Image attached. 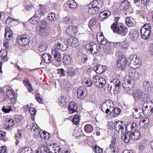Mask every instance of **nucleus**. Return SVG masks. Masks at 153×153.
I'll return each mask as SVG.
<instances>
[{
  "mask_svg": "<svg viewBox=\"0 0 153 153\" xmlns=\"http://www.w3.org/2000/svg\"><path fill=\"white\" fill-rule=\"evenodd\" d=\"M131 136L130 132L128 131L122 135V139L125 143H128L130 142L131 139Z\"/></svg>",
  "mask_w": 153,
  "mask_h": 153,
  "instance_id": "c85d7f7f",
  "label": "nucleus"
},
{
  "mask_svg": "<svg viewBox=\"0 0 153 153\" xmlns=\"http://www.w3.org/2000/svg\"><path fill=\"white\" fill-rule=\"evenodd\" d=\"M126 24L128 27H131L135 23V20H126Z\"/></svg>",
  "mask_w": 153,
  "mask_h": 153,
  "instance_id": "3c124183",
  "label": "nucleus"
},
{
  "mask_svg": "<svg viewBox=\"0 0 153 153\" xmlns=\"http://www.w3.org/2000/svg\"><path fill=\"white\" fill-rule=\"evenodd\" d=\"M121 84L119 80L117 78L114 79L108 84V88H110V91H117L121 87Z\"/></svg>",
  "mask_w": 153,
  "mask_h": 153,
  "instance_id": "0eeeda50",
  "label": "nucleus"
},
{
  "mask_svg": "<svg viewBox=\"0 0 153 153\" xmlns=\"http://www.w3.org/2000/svg\"><path fill=\"white\" fill-rule=\"evenodd\" d=\"M114 126L115 129L117 132L122 134L124 130V128L121 122L116 121L114 123Z\"/></svg>",
  "mask_w": 153,
  "mask_h": 153,
  "instance_id": "b1692460",
  "label": "nucleus"
},
{
  "mask_svg": "<svg viewBox=\"0 0 153 153\" xmlns=\"http://www.w3.org/2000/svg\"><path fill=\"white\" fill-rule=\"evenodd\" d=\"M85 131L87 133H90L92 132L93 130V126L90 124L86 125L84 127Z\"/></svg>",
  "mask_w": 153,
  "mask_h": 153,
  "instance_id": "37998d69",
  "label": "nucleus"
},
{
  "mask_svg": "<svg viewBox=\"0 0 153 153\" xmlns=\"http://www.w3.org/2000/svg\"><path fill=\"white\" fill-rule=\"evenodd\" d=\"M88 51L93 55L98 53L101 49V46L98 44L90 42L88 44Z\"/></svg>",
  "mask_w": 153,
  "mask_h": 153,
  "instance_id": "39448f33",
  "label": "nucleus"
},
{
  "mask_svg": "<svg viewBox=\"0 0 153 153\" xmlns=\"http://www.w3.org/2000/svg\"><path fill=\"white\" fill-rule=\"evenodd\" d=\"M137 56L135 55H131L128 58V60L129 62V66L131 68H134V61L136 60Z\"/></svg>",
  "mask_w": 153,
  "mask_h": 153,
  "instance_id": "72a5a7b5",
  "label": "nucleus"
},
{
  "mask_svg": "<svg viewBox=\"0 0 153 153\" xmlns=\"http://www.w3.org/2000/svg\"><path fill=\"white\" fill-rule=\"evenodd\" d=\"M97 39L98 43L102 45H105L107 44V40L105 38L102 33H98L97 36Z\"/></svg>",
  "mask_w": 153,
  "mask_h": 153,
  "instance_id": "a211bd4d",
  "label": "nucleus"
},
{
  "mask_svg": "<svg viewBox=\"0 0 153 153\" xmlns=\"http://www.w3.org/2000/svg\"><path fill=\"white\" fill-rule=\"evenodd\" d=\"M112 111H110V114L114 117H117L118 116L121 112V110L118 108L115 107L114 108L113 107V108L111 110Z\"/></svg>",
  "mask_w": 153,
  "mask_h": 153,
  "instance_id": "7c9ffc66",
  "label": "nucleus"
},
{
  "mask_svg": "<svg viewBox=\"0 0 153 153\" xmlns=\"http://www.w3.org/2000/svg\"><path fill=\"white\" fill-rule=\"evenodd\" d=\"M6 137V133L5 132L0 131V139L3 140H5Z\"/></svg>",
  "mask_w": 153,
  "mask_h": 153,
  "instance_id": "bf43d9fd",
  "label": "nucleus"
},
{
  "mask_svg": "<svg viewBox=\"0 0 153 153\" xmlns=\"http://www.w3.org/2000/svg\"><path fill=\"white\" fill-rule=\"evenodd\" d=\"M127 62V58L125 55L119 56L117 60V67L120 70H123L126 67Z\"/></svg>",
  "mask_w": 153,
  "mask_h": 153,
  "instance_id": "1a4fd4ad",
  "label": "nucleus"
},
{
  "mask_svg": "<svg viewBox=\"0 0 153 153\" xmlns=\"http://www.w3.org/2000/svg\"><path fill=\"white\" fill-rule=\"evenodd\" d=\"M116 138L115 137L113 138V141H111V144L110 145V148L112 149L114 147H115V144L116 142Z\"/></svg>",
  "mask_w": 153,
  "mask_h": 153,
  "instance_id": "69168bd1",
  "label": "nucleus"
},
{
  "mask_svg": "<svg viewBox=\"0 0 153 153\" xmlns=\"http://www.w3.org/2000/svg\"><path fill=\"white\" fill-rule=\"evenodd\" d=\"M7 124L8 125V127L10 128L15 124V121L12 119L8 118L7 119Z\"/></svg>",
  "mask_w": 153,
  "mask_h": 153,
  "instance_id": "8fccbe9b",
  "label": "nucleus"
},
{
  "mask_svg": "<svg viewBox=\"0 0 153 153\" xmlns=\"http://www.w3.org/2000/svg\"><path fill=\"white\" fill-rule=\"evenodd\" d=\"M7 51L5 49L0 51V60L5 62L7 60Z\"/></svg>",
  "mask_w": 153,
  "mask_h": 153,
  "instance_id": "bb28decb",
  "label": "nucleus"
},
{
  "mask_svg": "<svg viewBox=\"0 0 153 153\" xmlns=\"http://www.w3.org/2000/svg\"><path fill=\"white\" fill-rule=\"evenodd\" d=\"M72 60V58L70 55L67 54L64 55L63 57V63L64 65L69 64Z\"/></svg>",
  "mask_w": 153,
  "mask_h": 153,
  "instance_id": "a878e982",
  "label": "nucleus"
},
{
  "mask_svg": "<svg viewBox=\"0 0 153 153\" xmlns=\"http://www.w3.org/2000/svg\"><path fill=\"white\" fill-rule=\"evenodd\" d=\"M126 76L128 78V79L131 80L133 81L138 80L140 77L138 72L131 68L127 70Z\"/></svg>",
  "mask_w": 153,
  "mask_h": 153,
  "instance_id": "423d86ee",
  "label": "nucleus"
},
{
  "mask_svg": "<svg viewBox=\"0 0 153 153\" xmlns=\"http://www.w3.org/2000/svg\"><path fill=\"white\" fill-rule=\"evenodd\" d=\"M86 95V90L83 87L79 88L77 91V96L79 99H83Z\"/></svg>",
  "mask_w": 153,
  "mask_h": 153,
  "instance_id": "dca6fc26",
  "label": "nucleus"
},
{
  "mask_svg": "<svg viewBox=\"0 0 153 153\" xmlns=\"http://www.w3.org/2000/svg\"><path fill=\"white\" fill-rule=\"evenodd\" d=\"M121 46V48L123 50H126L128 48L129 45L127 43H123V44Z\"/></svg>",
  "mask_w": 153,
  "mask_h": 153,
  "instance_id": "338daca9",
  "label": "nucleus"
},
{
  "mask_svg": "<svg viewBox=\"0 0 153 153\" xmlns=\"http://www.w3.org/2000/svg\"><path fill=\"white\" fill-rule=\"evenodd\" d=\"M96 20H90L89 22V27L95 25L96 22Z\"/></svg>",
  "mask_w": 153,
  "mask_h": 153,
  "instance_id": "774afa93",
  "label": "nucleus"
},
{
  "mask_svg": "<svg viewBox=\"0 0 153 153\" xmlns=\"http://www.w3.org/2000/svg\"><path fill=\"white\" fill-rule=\"evenodd\" d=\"M100 76L96 75L93 76L91 78V79L92 80L93 83H94L95 85H97V81L98 80L100 79Z\"/></svg>",
  "mask_w": 153,
  "mask_h": 153,
  "instance_id": "6e6d98bb",
  "label": "nucleus"
},
{
  "mask_svg": "<svg viewBox=\"0 0 153 153\" xmlns=\"http://www.w3.org/2000/svg\"><path fill=\"white\" fill-rule=\"evenodd\" d=\"M52 53L53 54L54 59L58 62H61L62 60V55L58 52L54 48H53Z\"/></svg>",
  "mask_w": 153,
  "mask_h": 153,
  "instance_id": "5701e85b",
  "label": "nucleus"
},
{
  "mask_svg": "<svg viewBox=\"0 0 153 153\" xmlns=\"http://www.w3.org/2000/svg\"><path fill=\"white\" fill-rule=\"evenodd\" d=\"M143 111L147 115H151L153 113V103L151 101L145 102L143 105Z\"/></svg>",
  "mask_w": 153,
  "mask_h": 153,
  "instance_id": "20e7f679",
  "label": "nucleus"
},
{
  "mask_svg": "<svg viewBox=\"0 0 153 153\" xmlns=\"http://www.w3.org/2000/svg\"><path fill=\"white\" fill-rule=\"evenodd\" d=\"M95 152L96 153H102L103 150L102 149L97 146H95L94 147Z\"/></svg>",
  "mask_w": 153,
  "mask_h": 153,
  "instance_id": "4d7b16f0",
  "label": "nucleus"
},
{
  "mask_svg": "<svg viewBox=\"0 0 153 153\" xmlns=\"http://www.w3.org/2000/svg\"><path fill=\"white\" fill-rule=\"evenodd\" d=\"M129 36L131 39L134 40L137 39L139 36L138 31L135 29L131 30L129 34Z\"/></svg>",
  "mask_w": 153,
  "mask_h": 153,
  "instance_id": "2f4dec72",
  "label": "nucleus"
},
{
  "mask_svg": "<svg viewBox=\"0 0 153 153\" xmlns=\"http://www.w3.org/2000/svg\"><path fill=\"white\" fill-rule=\"evenodd\" d=\"M7 94L8 97L11 100L15 98L14 92L10 90H8L7 91Z\"/></svg>",
  "mask_w": 153,
  "mask_h": 153,
  "instance_id": "49530a36",
  "label": "nucleus"
},
{
  "mask_svg": "<svg viewBox=\"0 0 153 153\" xmlns=\"http://www.w3.org/2000/svg\"><path fill=\"white\" fill-rule=\"evenodd\" d=\"M46 23L44 21H41L39 25L37 26V30L39 31L40 35L43 36L45 34V31L46 26Z\"/></svg>",
  "mask_w": 153,
  "mask_h": 153,
  "instance_id": "2eb2a0df",
  "label": "nucleus"
},
{
  "mask_svg": "<svg viewBox=\"0 0 153 153\" xmlns=\"http://www.w3.org/2000/svg\"><path fill=\"white\" fill-rule=\"evenodd\" d=\"M94 69L97 74H100L102 73L106 70V67L105 66L98 65L94 67Z\"/></svg>",
  "mask_w": 153,
  "mask_h": 153,
  "instance_id": "4be33fe9",
  "label": "nucleus"
},
{
  "mask_svg": "<svg viewBox=\"0 0 153 153\" xmlns=\"http://www.w3.org/2000/svg\"><path fill=\"white\" fill-rule=\"evenodd\" d=\"M85 84L86 85V86L90 87L93 84V82L92 81L91 79H87L85 80Z\"/></svg>",
  "mask_w": 153,
  "mask_h": 153,
  "instance_id": "13d9d810",
  "label": "nucleus"
},
{
  "mask_svg": "<svg viewBox=\"0 0 153 153\" xmlns=\"http://www.w3.org/2000/svg\"><path fill=\"white\" fill-rule=\"evenodd\" d=\"M145 144V141L144 140H142L139 143V147L140 150H142L144 149Z\"/></svg>",
  "mask_w": 153,
  "mask_h": 153,
  "instance_id": "680f3d73",
  "label": "nucleus"
},
{
  "mask_svg": "<svg viewBox=\"0 0 153 153\" xmlns=\"http://www.w3.org/2000/svg\"><path fill=\"white\" fill-rule=\"evenodd\" d=\"M77 106L74 101H71L68 104V110L70 114H73L77 111Z\"/></svg>",
  "mask_w": 153,
  "mask_h": 153,
  "instance_id": "f3484780",
  "label": "nucleus"
},
{
  "mask_svg": "<svg viewBox=\"0 0 153 153\" xmlns=\"http://www.w3.org/2000/svg\"><path fill=\"white\" fill-rule=\"evenodd\" d=\"M36 99L37 101L39 103H42L43 102L42 96L39 93H38L36 94Z\"/></svg>",
  "mask_w": 153,
  "mask_h": 153,
  "instance_id": "5fc2aeb1",
  "label": "nucleus"
},
{
  "mask_svg": "<svg viewBox=\"0 0 153 153\" xmlns=\"http://www.w3.org/2000/svg\"><path fill=\"white\" fill-rule=\"evenodd\" d=\"M0 153H7V151L4 146L0 147Z\"/></svg>",
  "mask_w": 153,
  "mask_h": 153,
  "instance_id": "e2e57ef3",
  "label": "nucleus"
},
{
  "mask_svg": "<svg viewBox=\"0 0 153 153\" xmlns=\"http://www.w3.org/2000/svg\"><path fill=\"white\" fill-rule=\"evenodd\" d=\"M67 101L65 97L61 96L58 99V103L62 107H65L66 106Z\"/></svg>",
  "mask_w": 153,
  "mask_h": 153,
  "instance_id": "cd10ccee",
  "label": "nucleus"
},
{
  "mask_svg": "<svg viewBox=\"0 0 153 153\" xmlns=\"http://www.w3.org/2000/svg\"><path fill=\"white\" fill-rule=\"evenodd\" d=\"M48 148L47 146H43L36 151V153H47Z\"/></svg>",
  "mask_w": 153,
  "mask_h": 153,
  "instance_id": "a18cd8bd",
  "label": "nucleus"
},
{
  "mask_svg": "<svg viewBox=\"0 0 153 153\" xmlns=\"http://www.w3.org/2000/svg\"><path fill=\"white\" fill-rule=\"evenodd\" d=\"M103 5L101 0H95L91 2L89 5L88 13L91 15L98 13Z\"/></svg>",
  "mask_w": 153,
  "mask_h": 153,
  "instance_id": "f257e3e1",
  "label": "nucleus"
},
{
  "mask_svg": "<svg viewBox=\"0 0 153 153\" xmlns=\"http://www.w3.org/2000/svg\"><path fill=\"white\" fill-rule=\"evenodd\" d=\"M47 132L42 130H40L38 132V134L39 135H40V137L42 139H44L45 140H47Z\"/></svg>",
  "mask_w": 153,
  "mask_h": 153,
  "instance_id": "ea45409f",
  "label": "nucleus"
},
{
  "mask_svg": "<svg viewBox=\"0 0 153 153\" xmlns=\"http://www.w3.org/2000/svg\"><path fill=\"white\" fill-rule=\"evenodd\" d=\"M17 43L21 46H26L30 42L29 37L27 35L22 36L17 39Z\"/></svg>",
  "mask_w": 153,
  "mask_h": 153,
  "instance_id": "f8f14e48",
  "label": "nucleus"
},
{
  "mask_svg": "<svg viewBox=\"0 0 153 153\" xmlns=\"http://www.w3.org/2000/svg\"><path fill=\"white\" fill-rule=\"evenodd\" d=\"M2 111L6 113L10 112L12 111V109L11 106H4L2 108Z\"/></svg>",
  "mask_w": 153,
  "mask_h": 153,
  "instance_id": "de8ad7c7",
  "label": "nucleus"
},
{
  "mask_svg": "<svg viewBox=\"0 0 153 153\" xmlns=\"http://www.w3.org/2000/svg\"><path fill=\"white\" fill-rule=\"evenodd\" d=\"M67 3L68 7L71 8L75 9L77 7L76 3L73 0H69Z\"/></svg>",
  "mask_w": 153,
  "mask_h": 153,
  "instance_id": "79ce46f5",
  "label": "nucleus"
},
{
  "mask_svg": "<svg viewBox=\"0 0 153 153\" xmlns=\"http://www.w3.org/2000/svg\"><path fill=\"white\" fill-rule=\"evenodd\" d=\"M151 26L149 24H146L144 25L140 29L141 36L144 39H148L150 36Z\"/></svg>",
  "mask_w": 153,
  "mask_h": 153,
  "instance_id": "7ed1b4c3",
  "label": "nucleus"
},
{
  "mask_svg": "<svg viewBox=\"0 0 153 153\" xmlns=\"http://www.w3.org/2000/svg\"><path fill=\"white\" fill-rule=\"evenodd\" d=\"M131 139L134 140H137L140 137V134L138 130H135L134 131L130 132Z\"/></svg>",
  "mask_w": 153,
  "mask_h": 153,
  "instance_id": "412c9836",
  "label": "nucleus"
},
{
  "mask_svg": "<svg viewBox=\"0 0 153 153\" xmlns=\"http://www.w3.org/2000/svg\"><path fill=\"white\" fill-rule=\"evenodd\" d=\"M99 83H97L96 86L100 88L103 87L105 84V79L102 77H100Z\"/></svg>",
  "mask_w": 153,
  "mask_h": 153,
  "instance_id": "e433bc0d",
  "label": "nucleus"
},
{
  "mask_svg": "<svg viewBox=\"0 0 153 153\" xmlns=\"http://www.w3.org/2000/svg\"><path fill=\"white\" fill-rule=\"evenodd\" d=\"M30 126L31 127V131L34 133L37 132L39 129V128L35 123H32L30 125Z\"/></svg>",
  "mask_w": 153,
  "mask_h": 153,
  "instance_id": "4c0bfd02",
  "label": "nucleus"
},
{
  "mask_svg": "<svg viewBox=\"0 0 153 153\" xmlns=\"http://www.w3.org/2000/svg\"><path fill=\"white\" fill-rule=\"evenodd\" d=\"M111 13L108 11H104L101 12L100 13L99 18L100 19H107L110 15Z\"/></svg>",
  "mask_w": 153,
  "mask_h": 153,
  "instance_id": "f704fd0d",
  "label": "nucleus"
},
{
  "mask_svg": "<svg viewBox=\"0 0 153 153\" xmlns=\"http://www.w3.org/2000/svg\"><path fill=\"white\" fill-rule=\"evenodd\" d=\"M61 148L59 145L54 143L48 144V153H59Z\"/></svg>",
  "mask_w": 153,
  "mask_h": 153,
  "instance_id": "ddd939ff",
  "label": "nucleus"
},
{
  "mask_svg": "<svg viewBox=\"0 0 153 153\" xmlns=\"http://www.w3.org/2000/svg\"><path fill=\"white\" fill-rule=\"evenodd\" d=\"M80 118L78 114L74 116L72 120L73 123L75 125H77L79 123Z\"/></svg>",
  "mask_w": 153,
  "mask_h": 153,
  "instance_id": "c03bdc74",
  "label": "nucleus"
},
{
  "mask_svg": "<svg viewBox=\"0 0 153 153\" xmlns=\"http://www.w3.org/2000/svg\"><path fill=\"white\" fill-rule=\"evenodd\" d=\"M137 126V123H136L132 122L130 123L127 124L126 127V130L128 131V132L132 131V130L135 129Z\"/></svg>",
  "mask_w": 153,
  "mask_h": 153,
  "instance_id": "473e14b6",
  "label": "nucleus"
},
{
  "mask_svg": "<svg viewBox=\"0 0 153 153\" xmlns=\"http://www.w3.org/2000/svg\"><path fill=\"white\" fill-rule=\"evenodd\" d=\"M70 82L68 81L64 80L61 84V85L63 88L66 89L69 88L70 86Z\"/></svg>",
  "mask_w": 153,
  "mask_h": 153,
  "instance_id": "603ef678",
  "label": "nucleus"
},
{
  "mask_svg": "<svg viewBox=\"0 0 153 153\" xmlns=\"http://www.w3.org/2000/svg\"><path fill=\"white\" fill-rule=\"evenodd\" d=\"M112 104V101L109 100H107L102 104L101 107L102 111L104 112H105L106 114H108L113 108V106H111Z\"/></svg>",
  "mask_w": 153,
  "mask_h": 153,
  "instance_id": "9b49d317",
  "label": "nucleus"
},
{
  "mask_svg": "<svg viewBox=\"0 0 153 153\" xmlns=\"http://www.w3.org/2000/svg\"><path fill=\"white\" fill-rule=\"evenodd\" d=\"M4 37L7 40H9L11 39L13 36L12 31L9 28H5Z\"/></svg>",
  "mask_w": 153,
  "mask_h": 153,
  "instance_id": "c756f323",
  "label": "nucleus"
},
{
  "mask_svg": "<svg viewBox=\"0 0 153 153\" xmlns=\"http://www.w3.org/2000/svg\"><path fill=\"white\" fill-rule=\"evenodd\" d=\"M39 9L38 12L40 15L44 16L47 13L45 9L44 6L42 5L41 4H39Z\"/></svg>",
  "mask_w": 153,
  "mask_h": 153,
  "instance_id": "c9c22d12",
  "label": "nucleus"
},
{
  "mask_svg": "<svg viewBox=\"0 0 153 153\" xmlns=\"http://www.w3.org/2000/svg\"><path fill=\"white\" fill-rule=\"evenodd\" d=\"M123 88L126 94H131V91L132 90L134 86V82L131 80H127L124 81L123 84Z\"/></svg>",
  "mask_w": 153,
  "mask_h": 153,
  "instance_id": "6e6552de",
  "label": "nucleus"
},
{
  "mask_svg": "<svg viewBox=\"0 0 153 153\" xmlns=\"http://www.w3.org/2000/svg\"><path fill=\"white\" fill-rule=\"evenodd\" d=\"M77 70L72 68H69L67 70V72L69 76L74 77L76 74Z\"/></svg>",
  "mask_w": 153,
  "mask_h": 153,
  "instance_id": "a19ab883",
  "label": "nucleus"
},
{
  "mask_svg": "<svg viewBox=\"0 0 153 153\" xmlns=\"http://www.w3.org/2000/svg\"><path fill=\"white\" fill-rule=\"evenodd\" d=\"M88 60V58L87 55L84 53L82 54L81 55V61L84 63H86Z\"/></svg>",
  "mask_w": 153,
  "mask_h": 153,
  "instance_id": "864d4df0",
  "label": "nucleus"
},
{
  "mask_svg": "<svg viewBox=\"0 0 153 153\" xmlns=\"http://www.w3.org/2000/svg\"><path fill=\"white\" fill-rule=\"evenodd\" d=\"M58 73H60L62 76H64L65 75V71L63 68L59 69L57 70Z\"/></svg>",
  "mask_w": 153,
  "mask_h": 153,
  "instance_id": "0e129e2a",
  "label": "nucleus"
},
{
  "mask_svg": "<svg viewBox=\"0 0 153 153\" xmlns=\"http://www.w3.org/2000/svg\"><path fill=\"white\" fill-rule=\"evenodd\" d=\"M133 96L136 101L141 100L143 101L144 100V97L143 93L139 90H136L134 91Z\"/></svg>",
  "mask_w": 153,
  "mask_h": 153,
  "instance_id": "4468645a",
  "label": "nucleus"
},
{
  "mask_svg": "<svg viewBox=\"0 0 153 153\" xmlns=\"http://www.w3.org/2000/svg\"><path fill=\"white\" fill-rule=\"evenodd\" d=\"M68 44L73 47H76L79 45V43L77 39L75 37H72L70 39H68Z\"/></svg>",
  "mask_w": 153,
  "mask_h": 153,
  "instance_id": "393cba45",
  "label": "nucleus"
},
{
  "mask_svg": "<svg viewBox=\"0 0 153 153\" xmlns=\"http://www.w3.org/2000/svg\"><path fill=\"white\" fill-rule=\"evenodd\" d=\"M68 41H64L63 40L59 39L55 45V48H54L56 50H61L62 51L66 50L68 48Z\"/></svg>",
  "mask_w": 153,
  "mask_h": 153,
  "instance_id": "9d476101",
  "label": "nucleus"
},
{
  "mask_svg": "<svg viewBox=\"0 0 153 153\" xmlns=\"http://www.w3.org/2000/svg\"><path fill=\"white\" fill-rule=\"evenodd\" d=\"M143 86L146 90H151V83L148 81H143Z\"/></svg>",
  "mask_w": 153,
  "mask_h": 153,
  "instance_id": "58836bf2",
  "label": "nucleus"
},
{
  "mask_svg": "<svg viewBox=\"0 0 153 153\" xmlns=\"http://www.w3.org/2000/svg\"><path fill=\"white\" fill-rule=\"evenodd\" d=\"M29 112L30 114V116L31 117V119L33 120H34V117L36 112V110L34 108H31L29 111Z\"/></svg>",
  "mask_w": 153,
  "mask_h": 153,
  "instance_id": "09e8293b",
  "label": "nucleus"
},
{
  "mask_svg": "<svg viewBox=\"0 0 153 153\" xmlns=\"http://www.w3.org/2000/svg\"><path fill=\"white\" fill-rule=\"evenodd\" d=\"M77 28V27L72 26H69L66 29V33L69 36H75L76 34Z\"/></svg>",
  "mask_w": 153,
  "mask_h": 153,
  "instance_id": "aec40b11",
  "label": "nucleus"
},
{
  "mask_svg": "<svg viewBox=\"0 0 153 153\" xmlns=\"http://www.w3.org/2000/svg\"><path fill=\"white\" fill-rule=\"evenodd\" d=\"M130 6V3L128 1L124 0L120 2L119 8L121 10H125L128 9Z\"/></svg>",
  "mask_w": 153,
  "mask_h": 153,
  "instance_id": "6ab92c4d",
  "label": "nucleus"
},
{
  "mask_svg": "<svg viewBox=\"0 0 153 153\" xmlns=\"http://www.w3.org/2000/svg\"><path fill=\"white\" fill-rule=\"evenodd\" d=\"M111 29L114 33L119 34H126L128 32V28L123 25H119L117 22L111 26Z\"/></svg>",
  "mask_w": 153,
  "mask_h": 153,
  "instance_id": "f03ea898",
  "label": "nucleus"
},
{
  "mask_svg": "<svg viewBox=\"0 0 153 153\" xmlns=\"http://www.w3.org/2000/svg\"><path fill=\"white\" fill-rule=\"evenodd\" d=\"M21 149L22 151H24V153H30V152L32 151L31 149L29 147H23Z\"/></svg>",
  "mask_w": 153,
  "mask_h": 153,
  "instance_id": "052dcab7",
  "label": "nucleus"
}]
</instances>
